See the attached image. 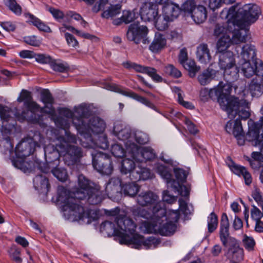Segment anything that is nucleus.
Masks as SVG:
<instances>
[{
	"instance_id": "obj_1",
	"label": "nucleus",
	"mask_w": 263,
	"mask_h": 263,
	"mask_svg": "<svg viewBox=\"0 0 263 263\" xmlns=\"http://www.w3.org/2000/svg\"><path fill=\"white\" fill-rule=\"evenodd\" d=\"M83 175H79L78 187L70 192L63 186L58 188V201L61 204L64 214L72 221L83 220L89 217L90 211L84 210L81 200L86 199L92 189L97 186Z\"/></svg>"
},
{
	"instance_id": "obj_2",
	"label": "nucleus",
	"mask_w": 263,
	"mask_h": 263,
	"mask_svg": "<svg viewBox=\"0 0 263 263\" xmlns=\"http://www.w3.org/2000/svg\"><path fill=\"white\" fill-rule=\"evenodd\" d=\"M76 114L79 117L76 116L73 124L79 132L85 137L90 138L91 132L98 134L104 131V121L98 117H90L91 111L86 105H79L76 110Z\"/></svg>"
},
{
	"instance_id": "obj_3",
	"label": "nucleus",
	"mask_w": 263,
	"mask_h": 263,
	"mask_svg": "<svg viewBox=\"0 0 263 263\" xmlns=\"http://www.w3.org/2000/svg\"><path fill=\"white\" fill-rule=\"evenodd\" d=\"M227 17L233 20V23L242 27H249L254 23L261 14L259 7L254 4H245L238 8V5L231 7L227 10Z\"/></svg>"
},
{
	"instance_id": "obj_4",
	"label": "nucleus",
	"mask_w": 263,
	"mask_h": 263,
	"mask_svg": "<svg viewBox=\"0 0 263 263\" xmlns=\"http://www.w3.org/2000/svg\"><path fill=\"white\" fill-rule=\"evenodd\" d=\"M60 152L63 156L65 163L69 166L77 164L83 156L82 148L77 145V138L70 132H66V137L60 136Z\"/></svg>"
},
{
	"instance_id": "obj_5",
	"label": "nucleus",
	"mask_w": 263,
	"mask_h": 263,
	"mask_svg": "<svg viewBox=\"0 0 263 263\" xmlns=\"http://www.w3.org/2000/svg\"><path fill=\"white\" fill-rule=\"evenodd\" d=\"M229 221L227 215L223 213L220 220L219 237L222 245L228 248V257L238 261L243 258V250L240 247L239 242L230 235Z\"/></svg>"
},
{
	"instance_id": "obj_6",
	"label": "nucleus",
	"mask_w": 263,
	"mask_h": 263,
	"mask_svg": "<svg viewBox=\"0 0 263 263\" xmlns=\"http://www.w3.org/2000/svg\"><path fill=\"white\" fill-rule=\"evenodd\" d=\"M117 227L111 221H105L100 226L101 231L105 232L108 236H117L121 239L125 232H133L136 228L134 221L127 217H118L115 219Z\"/></svg>"
},
{
	"instance_id": "obj_7",
	"label": "nucleus",
	"mask_w": 263,
	"mask_h": 263,
	"mask_svg": "<svg viewBox=\"0 0 263 263\" xmlns=\"http://www.w3.org/2000/svg\"><path fill=\"white\" fill-rule=\"evenodd\" d=\"M136 228V227L135 228ZM136 229L133 232H125L120 239V242L124 244H132L136 249H140L143 246L145 249H155L160 243V240L154 237H149L147 239L139 235L135 234Z\"/></svg>"
},
{
	"instance_id": "obj_8",
	"label": "nucleus",
	"mask_w": 263,
	"mask_h": 263,
	"mask_svg": "<svg viewBox=\"0 0 263 263\" xmlns=\"http://www.w3.org/2000/svg\"><path fill=\"white\" fill-rule=\"evenodd\" d=\"M133 159L124 158L122 161L121 172L122 174H129L131 180L138 181L146 180L150 178L151 173L148 169L141 166H136Z\"/></svg>"
},
{
	"instance_id": "obj_9",
	"label": "nucleus",
	"mask_w": 263,
	"mask_h": 263,
	"mask_svg": "<svg viewBox=\"0 0 263 263\" xmlns=\"http://www.w3.org/2000/svg\"><path fill=\"white\" fill-rule=\"evenodd\" d=\"M219 57V65L220 69L223 70L224 77L230 80L237 79L238 76V70L236 66L234 55L231 51H226L217 53Z\"/></svg>"
},
{
	"instance_id": "obj_10",
	"label": "nucleus",
	"mask_w": 263,
	"mask_h": 263,
	"mask_svg": "<svg viewBox=\"0 0 263 263\" xmlns=\"http://www.w3.org/2000/svg\"><path fill=\"white\" fill-rule=\"evenodd\" d=\"M137 202L142 206L153 208L154 215L157 216H163L166 213L163 203L159 200L158 196L152 192L141 193L137 197Z\"/></svg>"
},
{
	"instance_id": "obj_11",
	"label": "nucleus",
	"mask_w": 263,
	"mask_h": 263,
	"mask_svg": "<svg viewBox=\"0 0 263 263\" xmlns=\"http://www.w3.org/2000/svg\"><path fill=\"white\" fill-rule=\"evenodd\" d=\"M44 142V138L40 133L36 132L33 137L27 140H23L15 147L16 156L25 158L33 154L36 148H40Z\"/></svg>"
},
{
	"instance_id": "obj_12",
	"label": "nucleus",
	"mask_w": 263,
	"mask_h": 263,
	"mask_svg": "<svg viewBox=\"0 0 263 263\" xmlns=\"http://www.w3.org/2000/svg\"><path fill=\"white\" fill-rule=\"evenodd\" d=\"M157 172L164 179L168 185L174 190L175 193L182 196H188L190 194L189 189L180 183L176 182L172 178V174L167 167L163 164L157 163L156 166Z\"/></svg>"
},
{
	"instance_id": "obj_13",
	"label": "nucleus",
	"mask_w": 263,
	"mask_h": 263,
	"mask_svg": "<svg viewBox=\"0 0 263 263\" xmlns=\"http://www.w3.org/2000/svg\"><path fill=\"white\" fill-rule=\"evenodd\" d=\"M92 165L98 172L110 175L113 171V166L109 155L102 152L92 154Z\"/></svg>"
},
{
	"instance_id": "obj_14",
	"label": "nucleus",
	"mask_w": 263,
	"mask_h": 263,
	"mask_svg": "<svg viewBox=\"0 0 263 263\" xmlns=\"http://www.w3.org/2000/svg\"><path fill=\"white\" fill-rule=\"evenodd\" d=\"M148 31V30L145 26L133 23L129 26L126 36L129 41H133L136 44L142 42L143 44L146 45L149 43L147 37Z\"/></svg>"
},
{
	"instance_id": "obj_15",
	"label": "nucleus",
	"mask_w": 263,
	"mask_h": 263,
	"mask_svg": "<svg viewBox=\"0 0 263 263\" xmlns=\"http://www.w3.org/2000/svg\"><path fill=\"white\" fill-rule=\"evenodd\" d=\"M60 136L58 137L53 142V143H50L44 147L45 158L46 161V165L51 167L58 166L60 164Z\"/></svg>"
},
{
	"instance_id": "obj_16",
	"label": "nucleus",
	"mask_w": 263,
	"mask_h": 263,
	"mask_svg": "<svg viewBox=\"0 0 263 263\" xmlns=\"http://www.w3.org/2000/svg\"><path fill=\"white\" fill-rule=\"evenodd\" d=\"M24 106L27 108L26 110H23L21 115L17 117L19 120H26L28 121L33 123H39L41 120V116L36 113L40 111L41 112V109L40 105L32 100L25 101Z\"/></svg>"
},
{
	"instance_id": "obj_17",
	"label": "nucleus",
	"mask_w": 263,
	"mask_h": 263,
	"mask_svg": "<svg viewBox=\"0 0 263 263\" xmlns=\"http://www.w3.org/2000/svg\"><path fill=\"white\" fill-rule=\"evenodd\" d=\"M113 134L119 140L124 142L127 149L128 146H132L136 151H138L136 145L130 142L133 138L129 126L120 122H116L114 126Z\"/></svg>"
},
{
	"instance_id": "obj_18",
	"label": "nucleus",
	"mask_w": 263,
	"mask_h": 263,
	"mask_svg": "<svg viewBox=\"0 0 263 263\" xmlns=\"http://www.w3.org/2000/svg\"><path fill=\"white\" fill-rule=\"evenodd\" d=\"M230 104V109L225 110L229 116L234 118L238 115L240 118L246 120L250 117L249 103L245 99L231 100Z\"/></svg>"
},
{
	"instance_id": "obj_19",
	"label": "nucleus",
	"mask_w": 263,
	"mask_h": 263,
	"mask_svg": "<svg viewBox=\"0 0 263 263\" xmlns=\"http://www.w3.org/2000/svg\"><path fill=\"white\" fill-rule=\"evenodd\" d=\"M247 27L235 24L233 20L228 19V29L232 31L231 39L234 44L246 42L249 31Z\"/></svg>"
},
{
	"instance_id": "obj_20",
	"label": "nucleus",
	"mask_w": 263,
	"mask_h": 263,
	"mask_svg": "<svg viewBox=\"0 0 263 263\" xmlns=\"http://www.w3.org/2000/svg\"><path fill=\"white\" fill-rule=\"evenodd\" d=\"M107 89L115 92L120 93L124 96L132 98L134 99L137 100V101L144 104L146 106L156 111H157V107L153 103H152L146 98L141 96H139L138 94L132 91L124 89L121 86L117 85L116 84H111L108 85L107 87Z\"/></svg>"
},
{
	"instance_id": "obj_21",
	"label": "nucleus",
	"mask_w": 263,
	"mask_h": 263,
	"mask_svg": "<svg viewBox=\"0 0 263 263\" xmlns=\"http://www.w3.org/2000/svg\"><path fill=\"white\" fill-rule=\"evenodd\" d=\"M125 68L128 69H134L136 71L146 73L155 82H160L162 78L157 73V70L154 68L143 66L132 62H126L123 63Z\"/></svg>"
},
{
	"instance_id": "obj_22",
	"label": "nucleus",
	"mask_w": 263,
	"mask_h": 263,
	"mask_svg": "<svg viewBox=\"0 0 263 263\" xmlns=\"http://www.w3.org/2000/svg\"><path fill=\"white\" fill-rule=\"evenodd\" d=\"M125 68L128 69H134L136 71L146 73L155 82H160L162 78L157 73V70L154 68L143 66L132 62H126L123 63Z\"/></svg>"
},
{
	"instance_id": "obj_23",
	"label": "nucleus",
	"mask_w": 263,
	"mask_h": 263,
	"mask_svg": "<svg viewBox=\"0 0 263 263\" xmlns=\"http://www.w3.org/2000/svg\"><path fill=\"white\" fill-rule=\"evenodd\" d=\"M159 14L158 5L152 2L145 3L141 8V17L145 22H154Z\"/></svg>"
},
{
	"instance_id": "obj_24",
	"label": "nucleus",
	"mask_w": 263,
	"mask_h": 263,
	"mask_svg": "<svg viewBox=\"0 0 263 263\" xmlns=\"http://www.w3.org/2000/svg\"><path fill=\"white\" fill-rule=\"evenodd\" d=\"M121 180L119 177L110 178L105 187V192L112 200L118 199L121 196Z\"/></svg>"
},
{
	"instance_id": "obj_25",
	"label": "nucleus",
	"mask_w": 263,
	"mask_h": 263,
	"mask_svg": "<svg viewBox=\"0 0 263 263\" xmlns=\"http://www.w3.org/2000/svg\"><path fill=\"white\" fill-rule=\"evenodd\" d=\"M236 50L241 58L240 61H251L254 62L258 60L256 58V49L254 46L247 44L242 47L237 46Z\"/></svg>"
},
{
	"instance_id": "obj_26",
	"label": "nucleus",
	"mask_w": 263,
	"mask_h": 263,
	"mask_svg": "<svg viewBox=\"0 0 263 263\" xmlns=\"http://www.w3.org/2000/svg\"><path fill=\"white\" fill-rule=\"evenodd\" d=\"M261 114L262 116L259 120L260 127L262 128V132L261 134H259L256 130H250L246 135V140L251 142L252 144L254 146H258L260 149L263 152V106L261 110Z\"/></svg>"
},
{
	"instance_id": "obj_27",
	"label": "nucleus",
	"mask_w": 263,
	"mask_h": 263,
	"mask_svg": "<svg viewBox=\"0 0 263 263\" xmlns=\"http://www.w3.org/2000/svg\"><path fill=\"white\" fill-rule=\"evenodd\" d=\"M165 216V215L163 216V217L158 218L155 221V226L158 227L157 230L161 235L170 236L173 235L175 232L176 226L175 223L167 221L165 223H163L165 220L163 219V217Z\"/></svg>"
},
{
	"instance_id": "obj_28",
	"label": "nucleus",
	"mask_w": 263,
	"mask_h": 263,
	"mask_svg": "<svg viewBox=\"0 0 263 263\" xmlns=\"http://www.w3.org/2000/svg\"><path fill=\"white\" fill-rule=\"evenodd\" d=\"M209 97L212 99H217L218 102L223 110L230 109L229 103H232V101L228 96L221 93L218 85L209 90Z\"/></svg>"
},
{
	"instance_id": "obj_29",
	"label": "nucleus",
	"mask_w": 263,
	"mask_h": 263,
	"mask_svg": "<svg viewBox=\"0 0 263 263\" xmlns=\"http://www.w3.org/2000/svg\"><path fill=\"white\" fill-rule=\"evenodd\" d=\"M41 100L45 105L41 109V112L49 115H54L55 114V109L53 106L54 99L50 91L48 89H44L41 92Z\"/></svg>"
},
{
	"instance_id": "obj_30",
	"label": "nucleus",
	"mask_w": 263,
	"mask_h": 263,
	"mask_svg": "<svg viewBox=\"0 0 263 263\" xmlns=\"http://www.w3.org/2000/svg\"><path fill=\"white\" fill-rule=\"evenodd\" d=\"M258 60L254 62L251 61H240L239 66L244 76L249 78L255 74L256 70V64Z\"/></svg>"
},
{
	"instance_id": "obj_31",
	"label": "nucleus",
	"mask_w": 263,
	"mask_h": 263,
	"mask_svg": "<svg viewBox=\"0 0 263 263\" xmlns=\"http://www.w3.org/2000/svg\"><path fill=\"white\" fill-rule=\"evenodd\" d=\"M196 57L201 63L207 64L211 61L212 57L207 44L202 43L197 46Z\"/></svg>"
},
{
	"instance_id": "obj_32",
	"label": "nucleus",
	"mask_w": 263,
	"mask_h": 263,
	"mask_svg": "<svg viewBox=\"0 0 263 263\" xmlns=\"http://www.w3.org/2000/svg\"><path fill=\"white\" fill-rule=\"evenodd\" d=\"M166 40L163 35L156 34L154 39L149 47V50L157 53L163 49L166 46Z\"/></svg>"
},
{
	"instance_id": "obj_33",
	"label": "nucleus",
	"mask_w": 263,
	"mask_h": 263,
	"mask_svg": "<svg viewBox=\"0 0 263 263\" xmlns=\"http://www.w3.org/2000/svg\"><path fill=\"white\" fill-rule=\"evenodd\" d=\"M163 7V13L164 15L169 17L171 21L177 17L179 15L181 8L174 3H166Z\"/></svg>"
},
{
	"instance_id": "obj_34",
	"label": "nucleus",
	"mask_w": 263,
	"mask_h": 263,
	"mask_svg": "<svg viewBox=\"0 0 263 263\" xmlns=\"http://www.w3.org/2000/svg\"><path fill=\"white\" fill-rule=\"evenodd\" d=\"M230 168L236 175L242 176L246 184L248 185L252 183V179L251 175L246 167L234 163L230 166Z\"/></svg>"
},
{
	"instance_id": "obj_35",
	"label": "nucleus",
	"mask_w": 263,
	"mask_h": 263,
	"mask_svg": "<svg viewBox=\"0 0 263 263\" xmlns=\"http://www.w3.org/2000/svg\"><path fill=\"white\" fill-rule=\"evenodd\" d=\"M192 19L196 24H200L205 21L207 17L206 8L202 5H198L191 14Z\"/></svg>"
},
{
	"instance_id": "obj_36",
	"label": "nucleus",
	"mask_w": 263,
	"mask_h": 263,
	"mask_svg": "<svg viewBox=\"0 0 263 263\" xmlns=\"http://www.w3.org/2000/svg\"><path fill=\"white\" fill-rule=\"evenodd\" d=\"M217 72V71L211 67H208L198 76V80L199 83L202 85L209 84L216 77Z\"/></svg>"
},
{
	"instance_id": "obj_37",
	"label": "nucleus",
	"mask_w": 263,
	"mask_h": 263,
	"mask_svg": "<svg viewBox=\"0 0 263 263\" xmlns=\"http://www.w3.org/2000/svg\"><path fill=\"white\" fill-rule=\"evenodd\" d=\"M233 42L231 36L228 33H226L221 36L218 40L217 43V53H221L228 51L227 49L229 48Z\"/></svg>"
},
{
	"instance_id": "obj_38",
	"label": "nucleus",
	"mask_w": 263,
	"mask_h": 263,
	"mask_svg": "<svg viewBox=\"0 0 263 263\" xmlns=\"http://www.w3.org/2000/svg\"><path fill=\"white\" fill-rule=\"evenodd\" d=\"M41 170L45 173H48L49 172H51L54 176L62 182H64L66 180L68 177L66 170L63 168H59L58 166L51 167L49 166H48L47 167H45L44 169L42 168Z\"/></svg>"
},
{
	"instance_id": "obj_39",
	"label": "nucleus",
	"mask_w": 263,
	"mask_h": 263,
	"mask_svg": "<svg viewBox=\"0 0 263 263\" xmlns=\"http://www.w3.org/2000/svg\"><path fill=\"white\" fill-rule=\"evenodd\" d=\"M138 155H140L141 158H139L135 154H133V159L142 162L152 160L156 157L154 150L150 147L143 148L138 153Z\"/></svg>"
},
{
	"instance_id": "obj_40",
	"label": "nucleus",
	"mask_w": 263,
	"mask_h": 263,
	"mask_svg": "<svg viewBox=\"0 0 263 263\" xmlns=\"http://www.w3.org/2000/svg\"><path fill=\"white\" fill-rule=\"evenodd\" d=\"M89 194L86 198H87V201L90 204L96 205L99 204L103 199V196L102 192L100 191L99 186L89 192Z\"/></svg>"
},
{
	"instance_id": "obj_41",
	"label": "nucleus",
	"mask_w": 263,
	"mask_h": 263,
	"mask_svg": "<svg viewBox=\"0 0 263 263\" xmlns=\"http://www.w3.org/2000/svg\"><path fill=\"white\" fill-rule=\"evenodd\" d=\"M132 212L135 216H140L146 219L152 218L155 222L158 218L162 217L154 215L153 208L149 211H147L143 208L135 207L133 208Z\"/></svg>"
},
{
	"instance_id": "obj_42",
	"label": "nucleus",
	"mask_w": 263,
	"mask_h": 263,
	"mask_svg": "<svg viewBox=\"0 0 263 263\" xmlns=\"http://www.w3.org/2000/svg\"><path fill=\"white\" fill-rule=\"evenodd\" d=\"M134 182L125 183L121 186V194L123 193L125 196L134 197L138 192L140 186Z\"/></svg>"
},
{
	"instance_id": "obj_43",
	"label": "nucleus",
	"mask_w": 263,
	"mask_h": 263,
	"mask_svg": "<svg viewBox=\"0 0 263 263\" xmlns=\"http://www.w3.org/2000/svg\"><path fill=\"white\" fill-rule=\"evenodd\" d=\"M26 17L28 19V22L31 23L33 25L36 26L40 30L46 32H51V29L49 26L45 24L38 18L34 16L30 13L25 14Z\"/></svg>"
},
{
	"instance_id": "obj_44",
	"label": "nucleus",
	"mask_w": 263,
	"mask_h": 263,
	"mask_svg": "<svg viewBox=\"0 0 263 263\" xmlns=\"http://www.w3.org/2000/svg\"><path fill=\"white\" fill-rule=\"evenodd\" d=\"M34 186L36 190L44 189L47 192L49 191L48 179L43 175H36L33 179Z\"/></svg>"
},
{
	"instance_id": "obj_45",
	"label": "nucleus",
	"mask_w": 263,
	"mask_h": 263,
	"mask_svg": "<svg viewBox=\"0 0 263 263\" xmlns=\"http://www.w3.org/2000/svg\"><path fill=\"white\" fill-rule=\"evenodd\" d=\"M249 90L252 97H258L263 92V85H261V81L253 79L249 84Z\"/></svg>"
},
{
	"instance_id": "obj_46",
	"label": "nucleus",
	"mask_w": 263,
	"mask_h": 263,
	"mask_svg": "<svg viewBox=\"0 0 263 263\" xmlns=\"http://www.w3.org/2000/svg\"><path fill=\"white\" fill-rule=\"evenodd\" d=\"M51 116L57 126L65 130V135L63 136L66 137V132H69L68 129L70 126L69 120L59 115L57 116L55 115V113Z\"/></svg>"
},
{
	"instance_id": "obj_47",
	"label": "nucleus",
	"mask_w": 263,
	"mask_h": 263,
	"mask_svg": "<svg viewBox=\"0 0 263 263\" xmlns=\"http://www.w3.org/2000/svg\"><path fill=\"white\" fill-rule=\"evenodd\" d=\"M226 79L227 80V82L226 83H223L222 82H220L218 84V87L219 88L221 93L228 96L230 100L238 99V98L229 95L232 91V88L230 85V83H229V81H233L235 79H232V78L230 80H228V79Z\"/></svg>"
},
{
	"instance_id": "obj_48",
	"label": "nucleus",
	"mask_w": 263,
	"mask_h": 263,
	"mask_svg": "<svg viewBox=\"0 0 263 263\" xmlns=\"http://www.w3.org/2000/svg\"><path fill=\"white\" fill-rule=\"evenodd\" d=\"M172 21L169 17L164 14L161 16L160 14L157 17L154 22L156 28L160 31H163L168 27V23Z\"/></svg>"
},
{
	"instance_id": "obj_49",
	"label": "nucleus",
	"mask_w": 263,
	"mask_h": 263,
	"mask_svg": "<svg viewBox=\"0 0 263 263\" xmlns=\"http://www.w3.org/2000/svg\"><path fill=\"white\" fill-rule=\"evenodd\" d=\"M121 11V6L119 5H110L107 9L104 11L102 16L104 18H109L115 17L119 14Z\"/></svg>"
},
{
	"instance_id": "obj_50",
	"label": "nucleus",
	"mask_w": 263,
	"mask_h": 263,
	"mask_svg": "<svg viewBox=\"0 0 263 263\" xmlns=\"http://www.w3.org/2000/svg\"><path fill=\"white\" fill-rule=\"evenodd\" d=\"M134 17V15L133 13L130 11L125 10L123 11V14L121 17L113 21V24L116 25H119L121 23L128 24L133 21Z\"/></svg>"
},
{
	"instance_id": "obj_51",
	"label": "nucleus",
	"mask_w": 263,
	"mask_h": 263,
	"mask_svg": "<svg viewBox=\"0 0 263 263\" xmlns=\"http://www.w3.org/2000/svg\"><path fill=\"white\" fill-rule=\"evenodd\" d=\"M50 66L54 71L60 72H64L69 69V66L67 63L59 60H52Z\"/></svg>"
},
{
	"instance_id": "obj_52",
	"label": "nucleus",
	"mask_w": 263,
	"mask_h": 263,
	"mask_svg": "<svg viewBox=\"0 0 263 263\" xmlns=\"http://www.w3.org/2000/svg\"><path fill=\"white\" fill-rule=\"evenodd\" d=\"M13 147V145L9 137H6L2 139H0V151L2 153L6 154L9 152L11 154L12 152Z\"/></svg>"
},
{
	"instance_id": "obj_53",
	"label": "nucleus",
	"mask_w": 263,
	"mask_h": 263,
	"mask_svg": "<svg viewBox=\"0 0 263 263\" xmlns=\"http://www.w3.org/2000/svg\"><path fill=\"white\" fill-rule=\"evenodd\" d=\"M182 66L189 72L190 76L193 78L196 73L199 70L200 67L196 65L195 62L192 60H189L184 63Z\"/></svg>"
},
{
	"instance_id": "obj_54",
	"label": "nucleus",
	"mask_w": 263,
	"mask_h": 263,
	"mask_svg": "<svg viewBox=\"0 0 263 263\" xmlns=\"http://www.w3.org/2000/svg\"><path fill=\"white\" fill-rule=\"evenodd\" d=\"M218 226V217L214 212H212L208 217V231L213 232Z\"/></svg>"
},
{
	"instance_id": "obj_55",
	"label": "nucleus",
	"mask_w": 263,
	"mask_h": 263,
	"mask_svg": "<svg viewBox=\"0 0 263 263\" xmlns=\"http://www.w3.org/2000/svg\"><path fill=\"white\" fill-rule=\"evenodd\" d=\"M164 71L166 74L175 78H179L181 77L182 75L180 70L172 64H168L165 66L164 67Z\"/></svg>"
},
{
	"instance_id": "obj_56",
	"label": "nucleus",
	"mask_w": 263,
	"mask_h": 263,
	"mask_svg": "<svg viewBox=\"0 0 263 263\" xmlns=\"http://www.w3.org/2000/svg\"><path fill=\"white\" fill-rule=\"evenodd\" d=\"M235 2V0H210V8L215 10L222 6L223 4L230 5Z\"/></svg>"
},
{
	"instance_id": "obj_57",
	"label": "nucleus",
	"mask_w": 263,
	"mask_h": 263,
	"mask_svg": "<svg viewBox=\"0 0 263 263\" xmlns=\"http://www.w3.org/2000/svg\"><path fill=\"white\" fill-rule=\"evenodd\" d=\"M179 217L180 214L178 210H170L168 212L166 211L165 216L163 218L165 220L175 223L178 221Z\"/></svg>"
},
{
	"instance_id": "obj_58",
	"label": "nucleus",
	"mask_w": 263,
	"mask_h": 263,
	"mask_svg": "<svg viewBox=\"0 0 263 263\" xmlns=\"http://www.w3.org/2000/svg\"><path fill=\"white\" fill-rule=\"evenodd\" d=\"M197 7L194 0H187L182 5L181 10L191 14Z\"/></svg>"
},
{
	"instance_id": "obj_59",
	"label": "nucleus",
	"mask_w": 263,
	"mask_h": 263,
	"mask_svg": "<svg viewBox=\"0 0 263 263\" xmlns=\"http://www.w3.org/2000/svg\"><path fill=\"white\" fill-rule=\"evenodd\" d=\"M6 5L13 12L17 15L22 13L21 7L17 4L15 0H5Z\"/></svg>"
},
{
	"instance_id": "obj_60",
	"label": "nucleus",
	"mask_w": 263,
	"mask_h": 263,
	"mask_svg": "<svg viewBox=\"0 0 263 263\" xmlns=\"http://www.w3.org/2000/svg\"><path fill=\"white\" fill-rule=\"evenodd\" d=\"M78 107H77L74 108V112H72L71 110L70 109L65 108H61L59 109V116L63 117L64 118H67L68 119H72V121H73V119L76 117V116H78V114H76V110Z\"/></svg>"
},
{
	"instance_id": "obj_61",
	"label": "nucleus",
	"mask_w": 263,
	"mask_h": 263,
	"mask_svg": "<svg viewBox=\"0 0 263 263\" xmlns=\"http://www.w3.org/2000/svg\"><path fill=\"white\" fill-rule=\"evenodd\" d=\"M136 141L140 144H144L149 141L148 135L142 131H136L135 133Z\"/></svg>"
},
{
	"instance_id": "obj_62",
	"label": "nucleus",
	"mask_w": 263,
	"mask_h": 263,
	"mask_svg": "<svg viewBox=\"0 0 263 263\" xmlns=\"http://www.w3.org/2000/svg\"><path fill=\"white\" fill-rule=\"evenodd\" d=\"M111 151V153L115 157L118 158L123 157L125 153L123 147L118 144H115L112 145Z\"/></svg>"
},
{
	"instance_id": "obj_63",
	"label": "nucleus",
	"mask_w": 263,
	"mask_h": 263,
	"mask_svg": "<svg viewBox=\"0 0 263 263\" xmlns=\"http://www.w3.org/2000/svg\"><path fill=\"white\" fill-rule=\"evenodd\" d=\"M11 109L0 104V117L2 120L8 121L11 117Z\"/></svg>"
},
{
	"instance_id": "obj_64",
	"label": "nucleus",
	"mask_w": 263,
	"mask_h": 263,
	"mask_svg": "<svg viewBox=\"0 0 263 263\" xmlns=\"http://www.w3.org/2000/svg\"><path fill=\"white\" fill-rule=\"evenodd\" d=\"M252 196L259 206L263 205V195L259 189H255L252 192Z\"/></svg>"
}]
</instances>
